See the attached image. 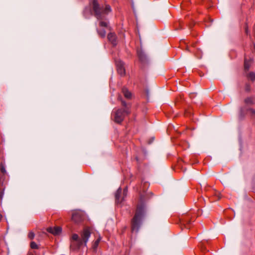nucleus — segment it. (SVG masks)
Instances as JSON below:
<instances>
[{
    "label": "nucleus",
    "mask_w": 255,
    "mask_h": 255,
    "mask_svg": "<svg viewBox=\"0 0 255 255\" xmlns=\"http://www.w3.org/2000/svg\"><path fill=\"white\" fill-rule=\"evenodd\" d=\"M5 188V183L2 178H0V201H1L3 197Z\"/></svg>",
    "instance_id": "nucleus-9"
},
{
    "label": "nucleus",
    "mask_w": 255,
    "mask_h": 255,
    "mask_svg": "<svg viewBox=\"0 0 255 255\" xmlns=\"http://www.w3.org/2000/svg\"><path fill=\"white\" fill-rule=\"evenodd\" d=\"M146 214V206L142 197H141L137 204L134 215L131 220V230L132 232L137 233L142 224V220Z\"/></svg>",
    "instance_id": "nucleus-1"
},
{
    "label": "nucleus",
    "mask_w": 255,
    "mask_h": 255,
    "mask_svg": "<svg viewBox=\"0 0 255 255\" xmlns=\"http://www.w3.org/2000/svg\"><path fill=\"white\" fill-rule=\"evenodd\" d=\"M247 77L252 81H254L255 80V73L254 72H252L249 73L248 74Z\"/></svg>",
    "instance_id": "nucleus-16"
},
{
    "label": "nucleus",
    "mask_w": 255,
    "mask_h": 255,
    "mask_svg": "<svg viewBox=\"0 0 255 255\" xmlns=\"http://www.w3.org/2000/svg\"><path fill=\"white\" fill-rule=\"evenodd\" d=\"M0 170L1 172L4 174L6 173V171L5 170V163L4 162H1L0 164Z\"/></svg>",
    "instance_id": "nucleus-15"
},
{
    "label": "nucleus",
    "mask_w": 255,
    "mask_h": 255,
    "mask_svg": "<svg viewBox=\"0 0 255 255\" xmlns=\"http://www.w3.org/2000/svg\"><path fill=\"white\" fill-rule=\"evenodd\" d=\"M84 219V214L80 210L74 211L72 215V220L76 224L81 222Z\"/></svg>",
    "instance_id": "nucleus-6"
},
{
    "label": "nucleus",
    "mask_w": 255,
    "mask_h": 255,
    "mask_svg": "<svg viewBox=\"0 0 255 255\" xmlns=\"http://www.w3.org/2000/svg\"><path fill=\"white\" fill-rule=\"evenodd\" d=\"M81 239H80L78 235L74 234L72 236L71 242V249L73 250L79 249L83 245L86 246L88 240L91 236V231L89 228H85L83 229L81 234Z\"/></svg>",
    "instance_id": "nucleus-2"
},
{
    "label": "nucleus",
    "mask_w": 255,
    "mask_h": 255,
    "mask_svg": "<svg viewBox=\"0 0 255 255\" xmlns=\"http://www.w3.org/2000/svg\"><path fill=\"white\" fill-rule=\"evenodd\" d=\"M101 240V238H99V239H98L94 243L93 245V248L94 249V250H96L97 249V248L98 247V245H99V242Z\"/></svg>",
    "instance_id": "nucleus-17"
},
{
    "label": "nucleus",
    "mask_w": 255,
    "mask_h": 255,
    "mask_svg": "<svg viewBox=\"0 0 255 255\" xmlns=\"http://www.w3.org/2000/svg\"><path fill=\"white\" fill-rule=\"evenodd\" d=\"M30 248L32 249H37L38 246L34 242H31L30 243Z\"/></svg>",
    "instance_id": "nucleus-18"
},
{
    "label": "nucleus",
    "mask_w": 255,
    "mask_h": 255,
    "mask_svg": "<svg viewBox=\"0 0 255 255\" xmlns=\"http://www.w3.org/2000/svg\"><path fill=\"white\" fill-rule=\"evenodd\" d=\"M249 111L251 112V113H252L253 116L255 117V109H249Z\"/></svg>",
    "instance_id": "nucleus-21"
},
{
    "label": "nucleus",
    "mask_w": 255,
    "mask_h": 255,
    "mask_svg": "<svg viewBox=\"0 0 255 255\" xmlns=\"http://www.w3.org/2000/svg\"><path fill=\"white\" fill-rule=\"evenodd\" d=\"M99 21V27L97 28V31L100 37L104 38L106 35L105 28L109 27V23L106 20H101Z\"/></svg>",
    "instance_id": "nucleus-5"
},
{
    "label": "nucleus",
    "mask_w": 255,
    "mask_h": 255,
    "mask_svg": "<svg viewBox=\"0 0 255 255\" xmlns=\"http://www.w3.org/2000/svg\"><path fill=\"white\" fill-rule=\"evenodd\" d=\"M245 89H246V90L247 91H249L250 90V85H249L247 84V85H246Z\"/></svg>",
    "instance_id": "nucleus-23"
},
{
    "label": "nucleus",
    "mask_w": 255,
    "mask_h": 255,
    "mask_svg": "<svg viewBox=\"0 0 255 255\" xmlns=\"http://www.w3.org/2000/svg\"><path fill=\"white\" fill-rule=\"evenodd\" d=\"M122 105L125 108L124 109H126L127 108H129V107H128L126 102L124 101H122Z\"/></svg>",
    "instance_id": "nucleus-20"
},
{
    "label": "nucleus",
    "mask_w": 255,
    "mask_h": 255,
    "mask_svg": "<svg viewBox=\"0 0 255 255\" xmlns=\"http://www.w3.org/2000/svg\"><path fill=\"white\" fill-rule=\"evenodd\" d=\"M116 65L118 73L122 76H124L126 74V71L123 62L121 61H117L116 62Z\"/></svg>",
    "instance_id": "nucleus-7"
},
{
    "label": "nucleus",
    "mask_w": 255,
    "mask_h": 255,
    "mask_svg": "<svg viewBox=\"0 0 255 255\" xmlns=\"http://www.w3.org/2000/svg\"><path fill=\"white\" fill-rule=\"evenodd\" d=\"M35 237V234L34 233L31 231L28 234V238H29L30 240H32L33 239H34Z\"/></svg>",
    "instance_id": "nucleus-19"
},
{
    "label": "nucleus",
    "mask_w": 255,
    "mask_h": 255,
    "mask_svg": "<svg viewBox=\"0 0 255 255\" xmlns=\"http://www.w3.org/2000/svg\"><path fill=\"white\" fill-rule=\"evenodd\" d=\"M127 192H128V190H127V188H126L124 189V191H123V194H124V197H126L127 196Z\"/></svg>",
    "instance_id": "nucleus-22"
},
{
    "label": "nucleus",
    "mask_w": 255,
    "mask_h": 255,
    "mask_svg": "<svg viewBox=\"0 0 255 255\" xmlns=\"http://www.w3.org/2000/svg\"><path fill=\"white\" fill-rule=\"evenodd\" d=\"M47 231L54 235H58L61 233L62 228L59 226L49 227L47 229Z\"/></svg>",
    "instance_id": "nucleus-8"
},
{
    "label": "nucleus",
    "mask_w": 255,
    "mask_h": 255,
    "mask_svg": "<svg viewBox=\"0 0 255 255\" xmlns=\"http://www.w3.org/2000/svg\"><path fill=\"white\" fill-rule=\"evenodd\" d=\"M245 32H246V34L247 35L249 34V30L248 26H246V27Z\"/></svg>",
    "instance_id": "nucleus-24"
},
{
    "label": "nucleus",
    "mask_w": 255,
    "mask_h": 255,
    "mask_svg": "<svg viewBox=\"0 0 255 255\" xmlns=\"http://www.w3.org/2000/svg\"><path fill=\"white\" fill-rule=\"evenodd\" d=\"M122 192V189L120 188L115 193L116 202L118 203H121L124 200V197H121Z\"/></svg>",
    "instance_id": "nucleus-10"
},
{
    "label": "nucleus",
    "mask_w": 255,
    "mask_h": 255,
    "mask_svg": "<svg viewBox=\"0 0 255 255\" xmlns=\"http://www.w3.org/2000/svg\"><path fill=\"white\" fill-rule=\"evenodd\" d=\"M122 93L124 94L125 97L128 99H130L132 97V94L130 92H129L128 89L124 87L122 89Z\"/></svg>",
    "instance_id": "nucleus-12"
},
{
    "label": "nucleus",
    "mask_w": 255,
    "mask_h": 255,
    "mask_svg": "<svg viewBox=\"0 0 255 255\" xmlns=\"http://www.w3.org/2000/svg\"><path fill=\"white\" fill-rule=\"evenodd\" d=\"M130 113L129 108L126 109H119L113 112L114 121L118 124L121 123L124 120L125 117Z\"/></svg>",
    "instance_id": "nucleus-4"
},
{
    "label": "nucleus",
    "mask_w": 255,
    "mask_h": 255,
    "mask_svg": "<svg viewBox=\"0 0 255 255\" xmlns=\"http://www.w3.org/2000/svg\"><path fill=\"white\" fill-rule=\"evenodd\" d=\"M108 38L109 40L113 44H116V35L115 33H110L108 35Z\"/></svg>",
    "instance_id": "nucleus-11"
},
{
    "label": "nucleus",
    "mask_w": 255,
    "mask_h": 255,
    "mask_svg": "<svg viewBox=\"0 0 255 255\" xmlns=\"http://www.w3.org/2000/svg\"><path fill=\"white\" fill-rule=\"evenodd\" d=\"M252 62H253V60L251 59H247V58L245 59L244 68H245V70L248 71L249 70Z\"/></svg>",
    "instance_id": "nucleus-13"
},
{
    "label": "nucleus",
    "mask_w": 255,
    "mask_h": 255,
    "mask_svg": "<svg viewBox=\"0 0 255 255\" xmlns=\"http://www.w3.org/2000/svg\"><path fill=\"white\" fill-rule=\"evenodd\" d=\"M92 7L94 16L99 20H104L106 16L112 11L109 4H100L96 0H93Z\"/></svg>",
    "instance_id": "nucleus-3"
},
{
    "label": "nucleus",
    "mask_w": 255,
    "mask_h": 255,
    "mask_svg": "<svg viewBox=\"0 0 255 255\" xmlns=\"http://www.w3.org/2000/svg\"><path fill=\"white\" fill-rule=\"evenodd\" d=\"M245 103L247 105H253L255 103V99L253 97H249L245 100Z\"/></svg>",
    "instance_id": "nucleus-14"
}]
</instances>
